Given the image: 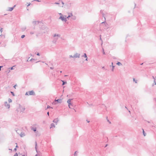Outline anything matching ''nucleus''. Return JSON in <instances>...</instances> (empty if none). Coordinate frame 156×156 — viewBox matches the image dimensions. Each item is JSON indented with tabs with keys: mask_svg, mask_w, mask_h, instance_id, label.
<instances>
[{
	"mask_svg": "<svg viewBox=\"0 0 156 156\" xmlns=\"http://www.w3.org/2000/svg\"><path fill=\"white\" fill-rule=\"evenodd\" d=\"M26 27H24L22 28V30L23 31H24L26 30Z\"/></svg>",
	"mask_w": 156,
	"mask_h": 156,
	"instance_id": "nucleus-27",
	"label": "nucleus"
},
{
	"mask_svg": "<svg viewBox=\"0 0 156 156\" xmlns=\"http://www.w3.org/2000/svg\"><path fill=\"white\" fill-rule=\"evenodd\" d=\"M19 107H21V105H20L19 104Z\"/></svg>",
	"mask_w": 156,
	"mask_h": 156,
	"instance_id": "nucleus-56",
	"label": "nucleus"
},
{
	"mask_svg": "<svg viewBox=\"0 0 156 156\" xmlns=\"http://www.w3.org/2000/svg\"><path fill=\"white\" fill-rule=\"evenodd\" d=\"M69 56V57H70V58H74V57H73V56H72V55H70Z\"/></svg>",
	"mask_w": 156,
	"mask_h": 156,
	"instance_id": "nucleus-41",
	"label": "nucleus"
},
{
	"mask_svg": "<svg viewBox=\"0 0 156 156\" xmlns=\"http://www.w3.org/2000/svg\"><path fill=\"white\" fill-rule=\"evenodd\" d=\"M86 58L85 60L86 61H87L88 60V59H87L88 58H87H87Z\"/></svg>",
	"mask_w": 156,
	"mask_h": 156,
	"instance_id": "nucleus-48",
	"label": "nucleus"
},
{
	"mask_svg": "<svg viewBox=\"0 0 156 156\" xmlns=\"http://www.w3.org/2000/svg\"><path fill=\"white\" fill-rule=\"evenodd\" d=\"M55 4H57V5H59V3L57 2H55Z\"/></svg>",
	"mask_w": 156,
	"mask_h": 156,
	"instance_id": "nucleus-42",
	"label": "nucleus"
},
{
	"mask_svg": "<svg viewBox=\"0 0 156 156\" xmlns=\"http://www.w3.org/2000/svg\"><path fill=\"white\" fill-rule=\"evenodd\" d=\"M154 84H155V83H156V82H155V80H154Z\"/></svg>",
	"mask_w": 156,
	"mask_h": 156,
	"instance_id": "nucleus-51",
	"label": "nucleus"
},
{
	"mask_svg": "<svg viewBox=\"0 0 156 156\" xmlns=\"http://www.w3.org/2000/svg\"><path fill=\"white\" fill-rule=\"evenodd\" d=\"M30 34H34V32H32V31H31V32H30Z\"/></svg>",
	"mask_w": 156,
	"mask_h": 156,
	"instance_id": "nucleus-39",
	"label": "nucleus"
},
{
	"mask_svg": "<svg viewBox=\"0 0 156 156\" xmlns=\"http://www.w3.org/2000/svg\"><path fill=\"white\" fill-rule=\"evenodd\" d=\"M10 92H11V94H12V95L13 96H15L14 94V92H13L11 91Z\"/></svg>",
	"mask_w": 156,
	"mask_h": 156,
	"instance_id": "nucleus-30",
	"label": "nucleus"
},
{
	"mask_svg": "<svg viewBox=\"0 0 156 156\" xmlns=\"http://www.w3.org/2000/svg\"><path fill=\"white\" fill-rule=\"evenodd\" d=\"M142 130H143V135L144 136H145L146 135V133H145L143 129H142Z\"/></svg>",
	"mask_w": 156,
	"mask_h": 156,
	"instance_id": "nucleus-20",
	"label": "nucleus"
},
{
	"mask_svg": "<svg viewBox=\"0 0 156 156\" xmlns=\"http://www.w3.org/2000/svg\"><path fill=\"white\" fill-rule=\"evenodd\" d=\"M111 66L112 67V71H113L114 69V67H115V66H113V65L110 66Z\"/></svg>",
	"mask_w": 156,
	"mask_h": 156,
	"instance_id": "nucleus-21",
	"label": "nucleus"
},
{
	"mask_svg": "<svg viewBox=\"0 0 156 156\" xmlns=\"http://www.w3.org/2000/svg\"><path fill=\"white\" fill-rule=\"evenodd\" d=\"M5 106H8V107H10V105L9 104H8V102L6 101H5Z\"/></svg>",
	"mask_w": 156,
	"mask_h": 156,
	"instance_id": "nucleus-13",
	"label": "nucleus"
},
{
	"mask_svg": "<svg viewBox=\"0 0 156 156\" xmlns=\"http://www.w3.org/2000/svg\"><path fill=\"white\" fill-rule=\"evenodd\" d=\"M33 60H35V59H34L31 58V59H30V61H32Z\"/></svg>",
	"mask_w": 156,
	"mask_h": 156,
	"instance_id": "nucleus-37",
	"label": "nucleus"
},
{
	"mask_svg": "<svg viewBox=\"0 0 156 156\" xmlns=\"http://www.w3.org/2000/svg\"><path fill=\"white\" fill-rule=\"evenodd\" d=\"M80 54H78V53H76V54H74L73 55V57L74 58H80Z\"/></svg>",
	"mask_w": 156,
	"mask_h": 156,
	"instance_id": "nucleus-7",
	"label": "nucleus"
},
{
	"mask_svg": "<svg viewBox=\"0 0 156 156\" xmlns=\"http://www.w3.org/2000/svg\"><path fill=\"white\" fill-rule=\"evenodd\" d=\"M62 5H64V3L63 2H62Z\"/></svg>",
	"mask_w": 156,
	"mask_h": 156,
	"instance_id": "nucleus-54",
	"label": "nucleus"
},
{
	"mask_svg": "<svg viewBox=\"0 0 156 156\" xmlns=\"http://www.w3.org/2000/svg\"><path fill=\"white\" fill-rule=\"evenodd\" d=\"M102 107H106V106H105L104 105H102Z\"/></svg>",
	"mask_w": 156,
	"mask_h": 156,
	"instance_id": "nucleus-38",
	"label": "nucleus"
},
{
	"mask_svg": "<svg viewBox=\"0 0 156 156\" xmlns=\"http://www.w3.org/2000/svg\"><path fill=\"white\" fill-rule=\"evenodd\" d=\"M37 1V2H41V1H40V0H34V1H32V2H33V1Z\"/></svg>",
	"mask_w": 156,
	"mask_h": 156,
	"instance_id": "nucleus-36",
	"label": "nucleus"
},
{
	"mask_svg": "<svg viewBox=\"0 0 156 156\" xmlns=\"http://www.w3.org/2000/svg\"><path fill=\"white\" fill-rule=\"evenodd\" d=\"M47 114L48 115H49V112H48V113H47Z\"/></svg>",
	"mask_w": 156,
	"mask_h": 156,
	"instance_id": "nucleus-59",
	"label": "nucleus"
},
{
	"mask_svg": "<svg viewBox=\"0 0 156 156\" xmlns=\"http://www.w3.org/2000/svg\"><path fill=\"white\" fill-rule=\"evenodd\" d=\"M62 100L61 99H58L57 100L55 99L54 101L52 103L53 105H55L61 103L62 102Z\"/></svg>",
	"mask_w": 156,
	"mask_h": 156,
	"instance_id": "nucleus-3",
	"label": "nucleus"
},
{
	"mask_svg": "<svg viewBox=\"0 0 156 156\" xmlns=\"http://www.w3.org/2000/svg\"><path fill=\"white\" fill-rule=\"evenodd\" d=\"M106 119L107 120V121L109 122V124H111V122L108 119V117H106Z\"/></svg>",
	"mask_w": 156,
	"mask_h": 156,
	"instance_id": "nucleus-26",
	"label": "nucleus"
},
{
	"mask_svg": "<svg viewBox=\"0 0 156 156\" xmlns=\"http://www.w3.org/2000/svg\"><path fill=\"white\" fill-rule=\"evenodd\" d=\"M47 107H51L49 105H47Z\"/></svg>",
	"mask_w": 156,
	"mask_h": 156,
	"instance_id": "nucleus-52",
	"label": "nucleus"
},
{
	"mask_svg": "<svg viewBox=\"0 0 156 156\" xmlns=\"http://www.w3.org/2000/svg\"><path fill=\"white\" fill-rule=\"evenodd\" d=\"M31 129L32 130H33L34 132H35L36 131V128H34L33 127H32L31 128Z\"/></svg>",
	"mask_w": 156,
	"mask_h": 156,
	"instance_id": "nucleus-15",
	"label": "nucleus"
},
{
	"mask_svg": "<svg viewBox=\"0 0 156 156\" xmlns=\"http://www.w3.org/2000/svg\"><path fill=\"white\" fill-rule=\"evenodd\" d=\"M72 19H73V20H75L76 19V17L75 16H73L72 17Z\"/></svg>",
	"mask_w": 156,
	"mask_h": 156,
	"instance_id": "nucleus-28",
	"label": "nucleus"
},
{
	"mask_svg": "<svg viewBox=\"0 0 156 156\" xmlns=\"http://www.w3.org/2000/svg\"><path fill=\"white\" fill-rule=\"evenodd\" d=\"M14 150L15 151H16V148H15V149H14Z\"/></svg>",
	"mask_w": 156,
	"mask_h": 156,
	"instance_id": "nucleus-58",
	"label": "nucleus"
},
{
	"mask_svg": "<svg viewBox=\"0 0 156 156\" xmlns=\"http://www.w3.org/2000/svg\"><path fill=\"white\" fill-rule=\"evenodd\" d=\"M152 77L154 79V80H155V78H154V76H153Z\"/></svg>",
	"mask_w": 156,
	"mask_h": 156,
	"instance_id": "nucleus-53",
	"label": "nucleus"
},
{
	"mask_svg": "<svg viewBox=\"0 0 156 156\" xmlns=\"http://www.w3.org/2000/svg\"><path fill=\"white\" fill-rule=\"evenodd\" d=\"M37 55H38V56H39L40 55V54L38 52L37 54Z\"/></svg>",
	"mask_w": 156,
	"mask_h": 156,
	"instance_id": "nucleus-43",
	"label": "nucleus"
},
{
	"mask_svg": "<svg viewBox=\"0 0 156 156\" xmlns=\"http://www.w3.org/2000/svg\"><path fill=\"white\" fill-rule=\"evenodd\" d=\"M30 3H29L27 5V6H30Z\"/></svg>",
	"mask_w": 156,
	"mask_h": 156,
	"instance_id": "nucleus-45",
	"label": "nucleus"
},
{
	"mask_svg": "<svg viewBox=\"0 0 156 156\" xmlns=\"http://www.w3.org/2000/svg\"><path fill=\"white\" fill-rule=\"evenodd\" d=\"M143 64V63H142L140 64V65H142Z\"/></svg>",
	"mask_w": 156,
	"mask_h": 156,
	"instance_id": "nucleus-61",
	"label": "nucleus"
},
{
	"mask_svg": "<svg viewBox=\"0 0 156 156\" xmlns=\"http://www.w3.org/2000/svg\"><path fill=\"white\" fill-rule=\"evenodd\" d=\"M25 95H28V92H27L25 94Z\"/></svg>",
	"mask_w": 156,
	"mask_h": 156,
	"instance_id": "nucleus-47",
	"label": "nucleus"
},
{
	"mask_svg": "<svg viewBox=\"0 0 156 156\" xmlns=\"http://www.w3.org/2000/svg\"><path fill=\"white\" fill-rule=\"evenodd\" d=\"M116 64L119 66H120L122 65V64L120 62H118L117 63H116Z\"/></svg>",
	"mask_w": 156,
	"mask_h": 156,
	"instance_id": "nucleus-18",
	"label": "nucleus"
},
{
	"mask_svg": "<svg viewBox=\"0 0 156 156\" xmlns=\"http://www.w3.org/2000/svg\"><path fill=\"white\" fill-rule=\"evenodd\" d=\"M2 67V66H0V71L1 70V68Z\"/></svg>",
	"mask_w": 156,
	"mask_h": 156,
	"instance_id": "nucleus-50",
	"label": "nucleus"
},
{
	"mask_svg": "<svg viewBox=\"0 0 156 156\" xmlns=\"http://www.w3.org/2000/svg\"><path fill=\"white\" fill-rule=\"evenodd\" d=\"M58 39V38H55V40H57V39Z\"/></svg>",
	"mask_w": 156,
	"mask_h": 156,
	"instance_id": "nucleus-57",
	"label": "nucleus"
},
{
	"mask_svg": "<svg viewBox=\"0 0 156 156\" xmlns=\"http://www.w3.org/2000/svg\"><path fill=\"white\" fill-rule=\"evenodd\" d=\"M29 94L30 95H34L35 94L33 90H31L29 92Z\"/></svg>",
	"mask_w": 156,
	"mask_h": 156,
	"instance_id": "nucleus-8",
	"label": "nucleus"
},
{
	"mask_svg": "<svg viewBox=\"0 0 156 156\" xmlns=\"http://www.w3.org/2000/svg\"><path fill=\"white\" fill-rule=\"evenodd\" d=\"M112 58L114 59H117V58L115 56H113Z\"/></svg>",
	"mask_w": 156,
	"mask_h": 156,
	"instance_id": "nucleus-32",
	"label": "nucleus"
},
{
	"mask_svg": "<svg viewBox=\"0 0 156 156\" xmlns=\"http://www.w3.org/2000/svg\"><path fill=\"white\" fill-rule=\"evenodd\" d=\"M100 13H101L103 17H104V18L105 19V21L106 20V18L105 17V14L103 12V10H101L100 11ZM101 24L102 25L104 24V27H105H105H106V28L108 29L109 28V27H108V25L107 24L106 22L105 21L104 22H103L101 23Z\"/></svg>",
	"mask_w": 156,
	"mask_h": 156,
	"instance_id": "nucleus-1",
	"label": "nucleus"
},
{
	"mask_svg": "<svg viewBox=\"0 0 156 156\" xmlns=\"http://www.w3.org/2000/svg\"><path fill=\"white\" fill-rule=\"evenodd\" d=\"M72 16H73V14L72 13H70L66 18L68 19L69 18Z\"/></svg>",
	"mask_w": 156,
	"mask_h": 156,
	"instance_id": "nucleus-16",
	"label": "nucleus"
},
{
	"mask_svg": "<svg viewBox=\"0 0 156 156\" xmlns=\"http://www.w3.org/2000/svg\"><path fill=\"white\" fill-rule=\"evenodd\" d=\"M20 135L21 137H23L25 136V133L23 132H21L20 134Z\"/></svg>",
	"mask_w": 156,
	"mask_h": 156,
	"instance_id": "nucleus-11",
	"label": "nucleus"
},
{
	"mask_svg": "<svg viewBox=\"0 0 156 156\" xmlns=\"http://www.w3.org/2000/svg\"><path fill=\"white\" fill-rule=\"evenodd\" d=\"M87 122H88V123H89V122H90V121H88L87 120Z\"/></svg>",
	"mask_w": 156,
	"mask_h": 156,
	"instance_id": "nucleus-60",
	"label": "nucleus"
},
{
	"mask_svg": "<svg viewBox=\"0 0 156 156\" xmlns=\"http://www.w3.org/2000/svg\"><path fill=\"white\" fill-rule=\"evenodd\" d=\"M25 35H23L21 36V38H23L25 37Z\"/></svg>",
	"mask_w": 156,
	"mask_h": 156,
	"instance_id": "nucleus-31",
	"label": "nucleus"
},
{
	"mask_svg": "<svg viewBox=\"0 0 156 156\" xmlns=\"http://www.w3.org/2000/svg\"><path fill=\"white\" fill-rule=\"evenodd\" d=\"M66 18L64 17V16H61L59 17V19H61L62 21L66 22L67 21Z\"/></svg>",
	"mask_w": 156,
	"mask_h": 156,
	"instance_id": "nucleus-5",
	"label": "nucleus"
},
{
	"mask_svg": "<svg viewBox=\"0 0 156 156\" xmlns=\"http://www.w3.org/2000/svg\"><path fill=\"white\" fill-rule=\"evenodd\" d=\"M77 152V151H76L75 152L74 154V156H77V154L76 153Z\"/></svg>",
	"mask_w": 156,
	"mask_h": 156,
	"instance_id": "nucleus-33",
	"label": "nucleus"
},
{
	"mask_svg": "<svg viewBox=\"0 0 156 156\" xmlns=\"http://www.w3.org/2000/svg\"><path fill=\"white\" fill-rule=\"evenodd\" d=\"M82 56L86 58L87 57V55L86 53H84L83 55H82Z\"/></svg>",
	"mask_w": 156,
	"mask_h": 156,
	"instance_id": "nucleus-22",
	"label": "nucleus"
},
{
	"mask_svg": "<svg viewBox=\"0 0 156 156\" xmlns=\"http://www.w3.org/2000/svg\"><path fill=\"white\" fill-rule=\"evenodd\" d=\"M60 35L58 34H54V37H55L56 36H58V37H60Z\"/></svg>",
	"mask_w": 156,
	"mask_h": 156,
	"instance_id": "nucleus-19",
	"label": "nucleus"
},
{
	"mask_svg": "<svg viewBox=\"0 0 156 156\" xmlns=\"http://www.w3.org/2000/svg\"><path fill=\"white\" fill-rule=\"evenodd\" d=\"M37 142H35V149H36V152H37V154L39 156H40L41 155V152L40 151H38L37 150Z\"/></svg>",
	"mask_w": 156,
	"mask_h": 156,
	"instance_id": "nucleus-6",
	"label": "nucleus"
},
{
	"mask_svg": "<svg viewBox=\"0 0 156 156\" xmlns=\"http://www.w3.org/2000/svg\"><path fill=\"white\" fill-rule=\"evenodd\" d=\"M59 121V120L58 118L55 119L53 121V122L57 123Z\"/></svg>",
	"mask_w": 156,
	"mask_h": 156,
	"instance_id": "nucleus-10",
	"label": "nucleus"
},
{
	"mask_svg": "<svg viewBox=\"0 0 156 156\" xmlns=\"http://www.w3.org/2000/svg\"><path fill=\"white\" fill-rule=\"evenodd\" d=\"M133 81L134 82L136 83H137V80H136L135 78H133Z\"/></svg>",
	"mask_w": 156,
	"mask_h": 156,
	"instance_id": "nucleus-23",
	"label": "nucleus"
},
{
	"mask_svg": "<svg viewBox=\"0 0 156 156\" xmlns=\"http://www.w3.org/2000/svg\"><path fill=\"white\" fill-rule=\"evenodd\" d=\"M33 23L34 24H37L39 23V22L38 21H33Z\"/></svg>",
	"mask_w": 156,
	"mask_h": 156,
	"instance_id": "nucleus-14",
	"label": "nucleus"
},
{
	"mask_svg": "<svg viewBox=\"0 0 156 156\" xmlns=\"http://www.w3.org/2000/svg\"><path fill=\"white\" fill-rule=\"evenodd\" d=\"M16 85H15L13 86V87H14V88H16Z\"/></svg>",
	"mask_w": 156,
	"mask_h": 156,
	"instance_id": "nucleus-46",
	"label": "nucleus"
},
{
	"mask_svg": "<svg viewBox=\"0 0 156 156\" xmlns=\"http://www.w3.org/2000/svg\"><path fill=\"white\" fill-rule=\"evenodd\" d=\"M71 100L72 99H69V100H68V101H67V102L68 104L69 107H70V105H71Z\"/></svg>",
	"mask_w": 156,
	"mask_h": 156,
	"instance_id": "nucleus-9",
	"label": "nucleus"
},
{
	"mask_svg": "<svg viewBox=\"0 0 156 156\" xmlns=\"http://www.w3.org/2000/svg\"><path fill=\"white\" fill-rule=\"evenodd\" d=\"M21 156H25V155H21Z\"/></svg>",
	"mask_w": 156,
	"mask_h": 156,
	"instance_id": "nucleus-64",
	"label": "nucleus"
},
{
	"mask_svg": "<svg viewBox=\"0 0 156 156\" xmlns=\"http://www.w3.org/2000/svg\"><path fill=\"white\" fill-rule=\"evenodd\" d=\"M53 42L54 43H55V42H56V41H53Z\"/></svg>",
	"mask_w": 156,
	"mask_h": 156,
	"instance_id": "nucleus-55",
	"label": "nucleus"
},
{
	"mask_svg": "<svg viewBox=\"0 0 156 156\" xmlns=\"http://www.w3.org/2000/svg\"><path fill=\"white\" fill-rule=\"evenodd\" d=\"M112 65H113V62H112Z\"/></svg>",
	"mask_w": 156,
	"mask_h": 156,
	"instance_id": "nucleus-62",
	"label": "nucleus"
},
{
	"mask_svg": "<svg viewBox=\"0 0 156 156\" xmlns=\"http://www.w3.org/2000/svg\"><path fill=\"white\" fill-rule=\"evenodd\" d=\"M2 28H1L0 29V32H1V34L2 32Z\"/></svg>",
	"mask_w": 156,
	"mask_h": 156,
	"instance_id": "nucleus-34",
	"label": "nucleus"
},
{
	"mask_svg": "<svg viewBox=\"0 0 156 156\" xmlns=\"http://www.w3.org/2000/svg\"><path fill=\"white\" fill-rule=\"evenodd\" d=\"M103 54L104 55L105 54V53L104 51V49H103Z\"/></svg>",
	"mask_w": 156,
	"mask_h": 156,
	"instance_id": "nucleus-40",
	"label": "nucleus"
},
{
	"mask_svg": "<svg viewBox=\"0 0 156 156\" xmlns=\"http://www.w3.org/2000/svg\"><path fill=\"white\" fill-rule=\"evenodd\" d=\"M38 156V154H36L35 156Z\"/></svg>",
	"mask_w": 156,
	"mask_h": 156,
	"instance_id": "nucleus-63",
	"label": "nucleus"
},
{
	"mask_svg": "<svg viewBox=\"0 0 156 156\" xmlns=\"http://www.w3.org/2000/svg\"><path fill=\"white\" fill-rule=\"evenodd\" d=\"M15 6V5H14L13 7H10L9 8V9L8 10L9 11H12L14 9V7Z\"/></svg>",
	"mask_w": 156,
	"mask_h": 156,
	"instance_id": "nucleus-12",
	"label": "nucleus"
},
{
	"mask_svg": "<svg viewBox=\"0 0 156 156\" xmlns=\"http://www.w3.org/2000/svg\"><path fill=\"white\" fill-rule=\"evenodd\" d=\"M51 127H50V128H51L53 127H55V125L54 123H51Z\"/></svg>",
	"mask_w": 156,
	"mask_h": 156,
	"instance_id": "nucleus-17",
	"label": "nucleus"
},
{
	"mask_svg": "<svg viewBox=\"0 0 156 156\" xmlns=\"http://www.w3.org/2000/svg\"><path fill=\"white\" fill-rule=\"evenodd\" d=\"M15 67V66H12V67L9 68V69H10V70H13L14 69V67Z\"/></svg>",
	"mask_w": 156,
	"mask_h": 156,
	"instance_id": "nucleus-25",
	"label": "nucleus"
},
{
	"mask_svg": "<svg viewBox=\"0 0 156 156\" xmlns=\"http://www.w3.org/2000/svg\"><path fill=\"white\" fill-rule=\"evenodd\" d=\"M62 81V85H64L65 84H66L67 83L66 82H65L64 81Z\"/></svg>",
	"mask_w": 156,
	"mask_h": 156,
	"instance_id": "nucleus-24",
	"label": "nucleus"
},
{
	"mask_svg": "<svg viewBox=\"0 0 156 156\" xmlns=\"http://www.w3.org/2000/svg\"><path fill=\"white\" fill-rule=\"evenodd\" d=\"M42 30H44V33H45L49 31V29L47 27L44 26L42 28Z\"/></svg>",
	"mask_w": 156,
	"mask_h": 156,
	"instance_id": "nucleus-4",
	"label": "nucleus"
},
{
	"mask_svg": "<svg viewBox=\"0 0 156 156\" xmlns=\"http://www.w3.org/2000/svg\"><path fill=\"white\" fill-rule=\"evenodd\" d=\"M50 69H53V67H51L50 68Z\"/></svg>",
	"mask_w": 156,
	"mask_h": 156,
	"instance_id": "nucleus-49",
	"label": "nucleus"
},
{
	"mask_svg": "<svg viewBox=\"0 0 156 156\" xmlns=\"http://www.w3.org/2000/svg\"><path fill=\"white\" fill-rule=\"evenodd\" d=\"M102 69H105V67H104V66H103V67H102ZM105 70H106V69H105Z\"/></svg>",
	"mask_w": 156,
	"mask_h": 156,
	"instance_id": "nucleus-44",
	"label": "nucleus"
},
{
	"mask_svg": "<svg viewBox=\"0 0 156 156\" xmlns=\"http://www.w3.org/2000/svg\"><path fill=\"white\" fill-rule=\"evenodd\" d=\"M8 101H9V102L10 103V102H12V100L11 99L9 98L8 99Z\"/></svg>",
	"mask_w": 156,
	"mask_h": 156,
	"instance_id": "nucleus-29",
	"label": "nucleus"
},
{
	"mask_svg": "<svg viewBox=\"0 0 156 156\" xmlns=\"http://www.w3.org/2000/svg\"><path fill=\"white\" fill-rule=\"evenodd\" d=\"M25 108H17L16 110V112L18 114H22L24 112Z\"/></svg>",
	"mask_w": 156,
	"mask_h": 156,
	"instance_id": "nucleus-2",
	"label": "nucleus"
},
{
	"mask_svg": "<svg viewBox=\"0 0 156 156\" xmlns=\"http://www.w3.org/2000/svg\"><path fill=\"white\" fill-rule=\"evenodd\" d=\"M13 156H18V154H17V153H16Z\"/></svg>",
	"mask_w": 156,
	"mask_h": 156,
	"instance_id": "nucleus-35",
	"label": "nucleus"
}]
</instances>
